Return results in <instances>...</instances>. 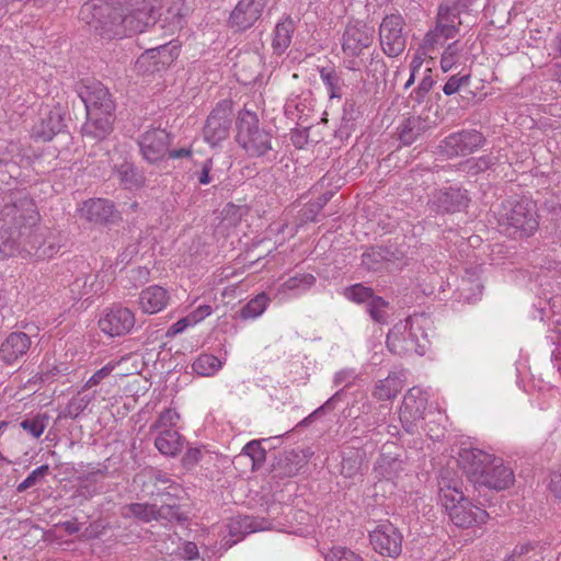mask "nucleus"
Returning <instances> with one entry per match:
<instances>
[{"label": "nucleus", "instance_id": "64", "mask_svg": "<svg viewBox=\"0 0 561 561\" xmlns=\"http://www.w3.org/2000/svg\"><path fill=\"white\" fill-rule=\"evenodd\" d=\"M549 490L557 499L561 500V468L551 472Z\"/></svg>", "mask_w": 561, "mask_h": 561}, {"label": "nucleus", "instance_id": "10", "mask_svg": "<svg viewBox=\"0 0 561 561\" xmlns=\"http://www.w3.org/2000/svg\"><path fill=\"white\" fill-rule=\"evenodd\" d=\"M405 252L397 245L370 247L362 254V266L368 272H390L405 264Z\"/></svg>", "mask_w": 561, "mask_h": 561}, {"label": "nucleus", "instance_id": "32", "mask_svg": "<svg viewBox=\"0 0 561 561\" xmlns=\"http://www.w3.org/2000/svg\"><path fill=\"white\" fill-rule=\"evenodd\" d=\"M294 31L295 23L290 18H286L276 24L272 41L274 54L282 55L285 53V50L290 46Z\"/></svg>", "mask_w": 561, "mask_h": 561}, {"label": "nucleus", "instance_id": "7", "mask_svg": "<svg viewBox=\"0 0 561 561\" xmlns=\"http://www.w3.org/2000/svg\"><path fill=\"white\" fill-rule=\"evenodd\" d=\"M237 142L251 157H263L272 151V136L260 128L256 114L244 111L237 119Z\"/></svg>", "mask_w": 561, "mask_h": 561}, {"label": "nucleus", "instance_id": "17", "mask_svg": "<svg viewBox=\"0 0 561 561\" xmlns=\"http://www.w3.org/2000/svg\"><path fill=\"white\" fill-rule=\"evenodd\" d=\"M375 38V28L362 22L350 23L343 33L342 49L345 54L357 57L368 48Z\"/></svg>", "mask_w": 561, "mask_h": 561}, {"label": "nucleus", "instance_id": "27", "mask_svg": "<svg viewBox=\"0 0 561 561\" xmlns=\"http://www.w3.org/2000/svg\"><path fill=\"white\" fill-rule=\"evenodd\" d=\"M433 122L428 116H410L398 127L399 140L404 146L412 145L421 135L428 130Z\"/></svg>", "mask_w": 561, "mask_h": 561}, {"label": "nucleus", "instance_id": "29", "mask_svg": "<svg viewBox=\"0 0 561 561\" xmlns=\"http://www.w3.org/2000/svg\"><path fill=\"white\" fill-rule=\"evenodd\" d=\"M154 446L162 455L174 457L182 450L184 438L176 430L164 428L154 438Z\"/></svg>", "mask_w": 561, "mask_h": 561}, {"label": "nucleus", "instance_id": "25", "mask_svg": "<svg viewBox=\"0 0 561 561\" xmlns=\"http://www.w3.org/2000/svg\"><path fill=\"white\" fill-rule=\"evenodd\" d=\"M87 122L81 131L84 137L100 141L105 139L113 130L114 113L107 115L103 111H85Z\"/></svg>", "mask_w": 561, "mask_h": 561}, {"label": "nucleus", "instance_id": "34", "mask_svg": "<svg viewBox=\"0 0 561 561\" xmlns=\"http://www.w3.org/2000/svg\"><path fill=\"white\" fill-rule=\"evenodd\" d=\"M64 119L59 111H50L46 118L42 119L41 125L36 128L35 134L44 141H49L59 134L64 128Z\"/></svg>", "mask_w": 561, "mask_h": 561}, {"label": "nucleus", "instance_id": "8", "mask_svg": "<svg viewBox=\"0 0 561 561\" xmlns=\"http://www.w3.org/2000/svg\"><path fill=\"white\" fill-rule=\"evenodd\" d=\"M405 21L399 13L387 14L379 25V42L382 51L391 58L401 55L407 45V34L403 32Z\"/></svg>", "mask_w": 561, "mask_h": 561}, {"label": "nucleus", "instance_id": "40", "mask_svg": "<svg viewBox=\"0 0 561 561\" xmlns=\"http://www.w3.org/2000/svg\"><path fill=\"white\" fill-rule=\"evenodd\" d=\"M82 389L73 396L62 412L64 417H70L72 420L77 419L87 408L88 405L95 399L94 393L92 394H82Z\"/></svg>", "mask_w": 561, "mask_h": 561}, {"label": "nucleus", "instance_id": "18", "mask_svg": "<svg viewBox=\"0 0 561 561\" xmlns=\"http://www.w3.org/2000/svg\"><path fill=\"white\" fill-rule=\"evenodd\" d=\"M171 136L165 129L154 128L139 137L140 152L149 163L161 161L168 153Z\"/></svg>", "mask_w": 561, "mask_h": 561}, {"label": "nucleus", "instance_id": "47", "mask_svg": "<svg viewBox=\"0 0 561 561\" xmlns=\"http://www.w3.org/2000/svg\"><path fill=\"white\" fill-rule=\"evenodd\" d=\"M434 83L435 81L431 75V69H426V73L422 78L417 88L414 89L410 94L411 101L417 105H421L425 101L430 91L433 89Z\"/></svg>", "mask_w": 561, "mask_h": 561}, {"label": "nucleus", "instance_id": "39", "mask_svg": "<svg viewBox=\"0 0 561 561\" xmlns=\"http://www.w3.org/2000/svg\"><path fill=\"white\" fill-rule=\"evenodd\" d=\"M168 8L165 10L164 20L172 26V30H181L183 27L184 18L188 13V8L183 0H167Z\"/></svg>", "mask_w": 561, "mask_h": 561}, {"label": "nucleus", "instance_id": "57", "mask_svg": "<svg viewBox=\"0 0 561 561\" xmlns=\"http://www.w3.org/2000/svg\"><path fill=\"white\" fill-rule=\"evenodd\" d=\"M115 366V364L108 363L99 370H96L82 386V391H85L100 385L105 378H107L112 374Z\"/></svg>", "mask_w": 561, "mask_h": 561}, {"label": "nucleus", "instance_id": "46", "mask_svg": "<svg viewBox=\"0 0 561 561\" xmlns=\"http://www.w3.org/2000/svg\"><path fill=\"white\" fill-rule=\"evenodd\" d=\"M461 50L459 41L450 43L445 48L440 58V68L444 72L449 71L459 61Z\"/></svg>", "mask_w": 561, "mask_h": 561}, {"label": "nucleus", "instance_id": "38", "mask_svg": "<svg viewBox=\"0 0 561 561\" xmlns=\"http://www.w3.org/2000/svg\"><path fill=\"white\" fill-rule=\"evenodd\" d=\"M161 502L162 504L159 507L156 505L154 520L181 523L187 519L186 515L181 512L180 505L178 504V499L171 500V497H168L165 500H161Z\"/></svg>", "mask_w": 561, "mask_h": 561}, {"label": "nucleus", "instance_id": "2", "mask_svg": "<svg viewBox=\"0 0 561 561\" xmlns=\"http://www.w3.org/2000/svg\"><path fill=\"white\" fill-rule=\"evenodd\" d=\"M458 462L465 474L476 486L502 491L514 483L513 469L495 457L478 448H462Z\"/></svg>", "mask_w": 561, "mask_h": 561}, {"label": "nucleus", "instance_id": "24", "mask_svg": "<svg viewBox=\"0 0 561 561\" xmlns=\"http://www.w3.org/2000/svg\"><path fill=\"white\" fill-rule=\"evenodd\" d=\"M79 211L82 218L99 225L113 222L116 217L114 204L104 198H91L85 201Z\"/></svg>", "mask_w": 561, "mask_h": 561}, {"label": "nucleus", "instance_id": "11", "mask_svg": "<svg viewBox=\"0 0 561 561\" xmlns=\"http://www.w3.org/2000/svg\"><path fill=\"white\" fill-rule=\"evenodd\" d=\"M417 330L413 327L411 318L397 323L387 335V346L391 353L405 356L411 354L422 355L424 346L420 344Z\"/></svg>", "mask_w": 561, "mask_h": 561}, {"label": "nucleus", "instance_id": "63", "mask_svg": "<svg viewBox=\"0 0 561 561\" xmlns=\"http://www.w3.org/2000/svg\"><path fill=\"white\" fill-rule=\"evenodd\" d=\"M202 458V450L199 448H190L182 458V463L185 468L190 469L197 465Z\"/></svg>", "mask_w": 561, "mask_h": 561}, {"label": "nucleus", "instance_id": "55", "mask_svg": "<svg viewBox=\"0 0 561 561\" xmlns=\"http://www.w3.org/2000/svg\"><path fill=\"white\" fill-rule=\"evenodd\" d=\"M179 420V414L171 409H167L160 413L157 421L151 425V430L162 431L164 428H173Z\"/></svg>", "mask_w": 561, "mask_h": 561}, {"label": "nucleus", "instance_id": "53", "mask_svg": "<svg viewBox=\"0 0 561 561\" xmlns=\"http://www.w3.org/2000/svg\"><path fill=\"white\" fill-rule=\"evenodd\" d=\"M50 472V468L48 465H42L35 470H33L25 480H23L16 488V491L22 493L27 489L34 486L37 482H39L43 478L48 476Z\"/></svg>", "mask_w": 561, "mask_h": 561}, {"label": "nucleus", "instance_id": "58", "mask_svg": "<svg viewBox=\"0 0 561 561\" xmlns=\"http://www.w3.org/2000/svg\"><path fill=\"white\" fill-rule=\"evenodd\" d=\"M327 561H364L358 554L347 548H333L325 557Z\"/></svg>", "mask_w": 561, "mask_h": 561}, {"label": "nucleus", "instance_id": "20", "mask_svg": "<svg viewBox=\"0 0 561 561\" xmlns=\"http://www.w3.org/2000/svg\"><path fill=\"white\" fill-rule=\"evenodd\" d=\"M79 96L85 106V111H103L110 115L115 111V104L108 89L101 82H92L83 85Z\"/></svg>", "mask_w": 561, "mask_h": 561}, {"label": "nucleus", "instance_id": "12", "mask_svg": "<svg viewBox=\"0 0 561 561\" xmlns=\"http://www.w3.org/2000/svg\"><path fill=\"white\" fill-rule=\"evenodd\" d=\"M427 407L426 394L417 387L411 388L404 396L400 408V422L409 434H414L417 424L423 420Z\"/></svg>", "mask_w": 561, "mask_h": 561}, {"label": "nucleus", "instance_id": "22", "mask_svg": "<svg viewBox=\"0 0 561 561\" xmlns=\"http://www.w3.org/2000/svg\"><path fill=\"white\" fill-rule=\"evenodd\" d=\"M31 347V339L24 332H12L0 346V359L7 365H14L23 358Z\"/></svg>", "mask_w": 561, "mask_h": 561}, {"label": "nucleus", "instance_id": "28", "mask_svg": "<svg viewBox=\"0 0 561 561\" xmlns=\"http://www.w3.org/2000/svg\"><path fill=\"white\" fill-rule=\"evenodd\" d=\"M150 482L153 485V490L150 492L151 496L160 497L165 500L168 497L179 499L182 488L180 484L174 482L171 477L160 470H152Z\"/></svg>", "mask_w": 561, "mask_h": 561}, {"label": "nucleus", "instance_id": "37", "mask_svg": "<svg viewBox=\"0 0 561 561\" xmlns=\"http://www.w3.org/2000/svg\"><path fill=\"white\" fill-rule=\"evenodd\" d=\"M114 172L125 188L131 190L139 187L144 183V176L136 170L134 164L128 161L115 165Z\"/></svg>", "mask_w": 561, "mask_h": 561}, {"label": "nucleus", "instance_id": "35", "mask_svg": "<svg viewBox=\"0 0 561 561\" xmlns=\"http://www.w3.org/2000/svg\"><path fill=\"white\" fill-rule=\"evenodd\" d=\"M156 504L129 503L121 508V516L125 519L135 518L142 523H150L156 519Z\"/></svg>", "mask_w": 561, "mask_h": 561}, {"label": "nucleus", "instance_id": "48", "mask_svg": "<svg viewBox=\"0 0 561 561\" xmlns=\"http://www.w3.org/2000/svg\"><path fill=\"white\" fill-rule=\"evenodd\" d=\"M388 301L380 296H375L367 305V311L371 319L378 323H386L388 319Z\"/></svg>", "mask_w": 561, "mask_h": 561}, {"label": "nucleus", "instance_id": "62", "mask_svg": "<svg viewBox=\"0 0 561 561\" xmlns=\"http://www.w3.org/2000/svg\"><path fill=\"white\" fill-rule=\"evenodd\" d=\"M359 470V462L356 458H343L341 463V473L346 478L354 477Z\"/></svg>", "mask_w": 561, "mask_h": 561}, {"label": "nucleus", "instance_id": "50", "mask_svg": "<svg viewBox=\"0 0 561 561\" xmlns=\"http://www.w3.org/2000/svg\"><path fill=\"white\" fill-rule=\"evenodd\" d=\"M159 59L154 61L156 69H164L178 57L179 50L175 46L170 47V43H162L156 46Z\"/></svg>", "mask_w": 561, "mask_h": 561}, {"label": "nucleus", "instance_id": "44", "mask_svg": "<svg viewBox=\"0 0 561 561\" xmlns=\"http://www.w3.org/2000/svg\"><path fill=\"white\" fill-rule=\"evenodd\" d=\"M49 422V415L47 413H38L31 419H24L20 426L34 438H38L44 433Z\"/></svg>", "mask_w": 561, "mask_h": 561}, {"label": "nucleus", "instance_id": "23", "mask_svg": "<svg viewBox=\"0 0 561 561\" xmlns=\"http://www.w3.org/2000/svg\"><path fill=\"white\" fill-rule=\"evenodd\" d=\"M79 274L69 285L73 299H81L83 296H93L103 291V284L98 282L99 274L92 273L84 262H80L78 266Z\"/></svg>", "mask_w": 561, "mask_h": 561}, {"label": "nucleus", "instance_id": "21", "mask_svg": "<svg viewBox=\"0 0 561 561\" xmlns=\"http://www.w3.org/2000/svg\"><path fill=\"white\" fill-rule=\"evenodd\" d=\"M268 0H240L232 10L229 22L239 31L250 28L262 15Z\"/></svg>", "mask_w": 561, "mask_h": 561}, {"label": "nucleus", "instance_id": "30", "mask_svg": "<svg viewBox=\"0 0 561 561\" xmlns=\"http://www.w3.org/2000/svg\"><path fill=\"white\" fill-rule=\"evenodd\" d=\"M402 388V374L390 373L387 378L377 381L373 396L380 401L392 400Z\"/></svg>", "mask_w": 561, "mask_h": 561}, {"label": "nucleus", "instance_id": "33", "mask_svg": "<svg viewBox=\"0 0 561 561\" xmlns=\"http://www.w3.org/2000/svg\"><path fill=\"white\" fill-rule=\"evenodd\" d=\"M458 33L459 28L454 24H444L436 21L435 28L424 37V48L434 49L437 45H443L445 41L454 38Z\"/></svg>", "mask_w": 561, "mask_h": 561}, {"label": "nucleus", "instance_id": "31", "mask_svg": "<svg viewBox=\"0 0 561 561\" xmlns=\"http://www.w3.org/2000/svg\"><path fill=\"white\" fill-rule=\"evenodd\" d=\"M320 78L327 89L329 98L341 100L344 94V79L342 73L334 67H321L319 69Z\"/></svg>", "mask_w": 561, "mask_h": 561}, {"label": "nucleus", "instance_id": "5", "mask_svg": "<svg viewBox=\"0 0 561 561\" xmlns=\"http://www.w3.org/2000/svg\"><path fill=\"white\" fill-rule=\"evenodd\" d=\"M439 499L449 519L459 528L480 526L489 518L488 512L474 505L457 486H442Z\"/></svg>", "mask_w": 561, "mask_h": 561}, {"label": "nucleus", "instance_id": "45", "mask_svg": "<svg viewBox=\"0 0 561 561\" xmlns=\"http://www.w3.org/2000/svg\"><path fill=\"white\" fill-rule=\"evenodd\" d=\"M344 296L356 304L368 302L376 296L373 288L366 287L363 284H354L344 289Z\"/></svg>", "mask_w": 561, "mask_h": 561}, {"label": "nucleus", "instance_id": "42", "mask_svg": "<svg viewBox=\"0 0 561 561\" xmlns=\"http://www.w3.org/2000/svg\"><path fill=\"white\" fill-rule=\"evenodd\" d=\"M268 302L270 297L265 293H261L241 308L240 317L242 319H254L265 311Z\"/></svg>", "mask_w": 561, "mask_h": 561}, {"label": "nucleus", "instance_id": "15", "mask_svg": "<svg viewBox=\"0 0 561 561\" xmlns=\"http://www.w3.org/2000/svg\"><path fill=\"white\" fill-rule=\"evenodd\" d=\"M135 321V314L130 309L116 305L103 314L99 320V327L110 336H122L134 328Z\"/></svg>", "mask_w": 561, "mask_h": 561}, {"label": "nucleus", "instance_id": "56", "mask_svg": "<svg viewBox=\"0 0 561 561\" xmlns=\"http://www.w3.org/2000/svg\"><path fill=\"white\" fill-rule=\"evenodd\" d=\"M243 450L252 459L253 469L260 467L265 461V450L262 448L260 442L252 440L248 443Z\"/></svg>", "mask_w": 561, "mask_h": 561}, {"label": "nucleus", "instance_id": "60", "mask_svg": "<svg viewBox=\"0 0 561 561\" xmlns=\"http://www.w3.org/2000/svg\"><path fill=\"white\" fill-rule=\"evenodd\" d=\"M493 164V158L491 156H483L477 160H468V171L472 174H477L488 170Z\"/></svg>", "mask_w": 561, "mask_h": 561}, {"label": "nucleus", "instance_id": "16", "mask_svg": "<svg viewBox=\"0 0 561 561\" xmlns=\"http://www.w3.org/2000/svg\"><path fill=\"white\" fill-rule=\"evenodd\" d=\"M484 137L477 130H462L446 137L440 145L442 151L449 158L467 156L482 147Z\"/></svg>", "mask_w": 561, "mask_h": 561}, {"label": "nucleus", "instance_id": "6", "mask_svg": "<svg viewBox=\"0 0 561 561\" xmlns=\"http://www.w3.org/2000/svg\"><path fill=\"white\" fill-rule=\"evenodd\" d=\"M164 0H117V5L123 8L122 26L124 35L142 33L146 28L152 27L154 31L163 28V24L157 26V19L161 15V5Z\"/></svg>", "mask_w": 561, "mask_h": 561}, {"label": "nucleus", "instance_id": "19", "mask_svg": "<svg viewBox=\"0 0 561 561\" xmlns=\"http://www.w3.org/2000/svg\"><path fill=\"white\" fill-rule=\"evenodd\" d=\"M311 453L309 450H283L279 451L271 466L274 478L285 479L296 476L307 463Z\"/></svg>", "mask_w": 561, "mask_h": 561}, {"label": "nucleus", "instance_id": "43", "mask_svg": "<svg viewBox=\"0 0 561 561\" xmlns=\"http://www.w3.org/2000/svg\"><path fill=\"white\" fill-rule=\"evenodd\" d=\"M400 470H402L401 461L388 455H381L375 465L377 474L387 480L394 478Z\"/></svg>", "mask_w": 561, "mask_h": 561}, {"label": "nucleus", "instance_id": "26", "mask_svg": "<svg viewBox=\"0 0 561 561\" xmlns=\"http://www.w3.org/2000/svg\"><path fill=\"white\" fill-rule=\"evenodd\" d=\"M169 293L159 285H151L141 290L138 304L142 312L148 314L163 310L169 304Z\"/></svg>", "mask_w": 561, "mask_h": 561}, {"label": "nucleus", "instance_id": "9", "mask_svg": "<svg viewBox=\"0 0 561 561\" xmlns=\"http://www.w3.org/2000/svg\"><path fill=\"white\" fill-rule=\"evenodd\" d=\"M233 122V111L231 101L224 100L219 102L208 115L203 135L206 142L210 146H217L227 139Z\"/></svg>", "mask_w": 561, "mask_h": 561}, {"label": "nucleus", "instance_id": "59", "mask_svg": "<svg viewBox=\"0 0 561 561\" xmlns=\"http://www.w3.org/2000/svg\"><path fill=\"white\" fill-rule=\"evenodd\" d=\"M222 221L226 222L228 227L236 226L242 217L241 207L227 204L221 210Z\"/></svg>", "mask_w": 561, "mask_h": 561}, {"label": "nucleus", "instance_id": "1", "mask_svg": "<svg viewBox=\"0 0 561 561\" xmlns=\"http://www.w3.org/2000/svg\"><path fill=\"white\" fill-rule=\"evenodd\" d=\"M37 213L27 196L11 197L0 210V252L4 256L31 254L38 248V237L33 233Z\"/></svg>", "mask_w": 561, "mask_h": 561}, {"label": "nucleus", "instance_id": "14", "mask_svg": "<svg viewBox=\"0 0 561 561\" xmlns=\"http://www.w3.org/2000/svg\"><path fill=\"white\" fill-rule=\"evenodd\" d=\"M469 202L466 190L450 186L435 191L428 201V206L438 214H454L465 209Z\"/></svg>", "mask_w": 561, "mask_h": 561}, {"label": "nucleus", "instance_id": "3", "mask_svg": "<svg viewBox=\"0 0 561 561\" xmlns=\"http://www.w3.org/2000/svg\"><path fill=\"white\" fill-rule=\"evenodd\" d=\"M495 217L503 231L514 238L529 237L539 227L536 203L528 198L504 201Z\"/></svg>", "mask_w": 561, "mask_h": 561}, {"label": "nucleus", "instance_id": "54", "mask_svg": "<svg viewBox=\"0 0 561 561\" xmlns=\"http://www.w3.org/2000/svg\"><path fill=\"white\" fill-rule=\"evenodd\" d=\"M316 283V277L312 274H300L288 278L283 286L286 289H302L306 290Z\"/></svg>", "mask_w": 561, "mask_h": 561}, {"label": "nucleus", "instance_id": "49", "mask_svg": "<svg viewBox=\"0 0 561 561\" xmlns=\"http://www.w3.org/2000/svg\"><path fill=\"white\" fill-rule=\"evenodd\" d=\"M460 12L461 10L453 7L451 4L445 1V3H442L438 8L436 21L442 22L444 24H454L455 26H457V28H459V26L461 25Z\"/></svg>", "mask_w": 561, "mask_h": 561}, {"label": "nucleus", "instance_id": "61", "mask_svg": "<svg viewBox=\"0 0 561 561\" xmlns=\"http://www.w3.org/2000/svg\"><path fill=\"white\" fill-rule=\"evenodd\" d=\"M469 76H451L443 87V91L446 95L455 94L463 84H468Z\"/></svg>", "mask_w": 561, "mask_h": 561}, {"label": "nucleus", "instance_id": "4", "mask_svg": "<svg viewBox=\"0 0 561 561\" xmlns=\"http://www.w3.org/2000/svg\"><path fill=\"white\" fill-rule=\"evenodd\" d=\"M116 4L104 0H90L81 7L79 19L102 37H123V8Z\"/></svg>", "mask_w": 561, "mask_h": 561}, {"label": "nucleus", "instance_id": "36", "mask_svg": "<svg viewBox=\"0 0 561 561\" xmlns=\"http://www.w3.org/2000/svg\"><path fill=\"white\" fill-rule=\"evenodd\" d=\"M261 524L260 520L252 516H238L230 520L228 526L229 534L232 537H237V540H239L248 534L263 529Z\"/></svg>", "mask_w": 561, "mask_h": 561}, {"label": "nucleus", "instance_id": "41", "mask_svg": "<svg viewBox=\"0 0 561 561\" xmlns=\"http://www.w3.org/2000/svg\"><path fill=\"white\" fill-rule=\"evenodd\" d=\"M221 366L220 359L211 354H202L192 364L193 370L201 376H213Z\"/></svg>", "mask_w": 561, "mask_h": 561}, {"label": "nucleus", "instance_id": "51", "mask_svg": "<svg viewBox=\"0 0 561 561\" xmlns=\"http://www.w3.org/2000/svg\"><path fill=\"white\" fill-rule=\"evenodd\" d=\"M159 59V55L157 53L156 47L148 48L144 54L139 56L136 61V68L138 71L144 73H153L160 71L161 69L154 68V61Z\"/></svg>", "mask_w": 561, "mask_h": 561}, {"label": "nucleus", "instance_id": "13", "mask_svg": "<svg viewBox=\"0 0 561 561\" xmlns=\"http://www.w3.org/2000/svg\"><path fill=\"white\" fill-rule=\"evenodd\" d=\"M370 543L381 556L397 558L402 550V535L389 522L378 525L369 533Z\"/></svg>", "mask_w": 561, "mask_h": 561}, {"label": "nucleus", "instance_id": "52", "mask_svg": "<svg viewBox=\"0 0 561 561\" xmlns=\"http://www.w3.org/2000/svg\"><path fill=\"white\" fill-rule=\"evenodd\" d=\"M355 103L353 101H346L343 106L342 124L337 130L341 137H348L355 122Z\"/></svg>", "mask_w": 561, "mask_h": 561}]
</instances>
